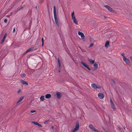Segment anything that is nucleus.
<instances>
[{
    "mask_svg": "<svg viewBox=\"0 0 132 132\" xmlns=\"http://www.w3.org/2000/svg\"><path fill=\"white\" fill-rule=\"evenodd\" d=\"M53 13L54 16V19L56 24L57 27L59 26V23L58 22V20L57 18L56 14V9L55 6H54L53 8Z\"/></svg>",
    "mask_w": 132,
    "mask_h": 132,
    "instance_id": "obj_1",
    "label": "nucleus"
},
{
    "mask_svg": "<svg viewBox=\"0 0 132 132\" xmlns=\"http://www.w3.org/2000/svg\"><path fill=\"white\" fill-rule=\"evenodd\" d=\"M72 19L74 23L76 25H78V21L77 20L75 15L74 12L73 11L71 13Z\"/></svg>",
    "mask_w": 132,
    "mask_h": 132,
    "instance_id": "obj_2",
    "label": "nucleus"
},
{
    "mask_svg": "<svg viewBox=\"0 0 132 132\" xmlns=\"http://www.w3.org/2000/svg\"><path fill=\"white\" fill-rule=\"evenodd\" d=\"M90 129L94 130L95 132H98L99 131L98 130L95 128L92 124H90L89 126Z\"/></svg>",
    "mask_w": 132,
    "mask_h": 132,
    "instance_id": "obj_3",
    "label": "nucleus"
},
{
    "mask_svg": "<svg viewBox=\"0 0 132 132\" xmlns=\"http://www.w3.org/2000/svg\"><path fill=\"white\" fill-rule=\"evenodd\" d=\"M110 102L112 108L113 109V111H116L117 109L111 99H110Z\"/></svg>",
    "mask_w": 132,
    "mask_h": 132,
    "instance_id": "obj_4",
    "label": "nucleus"
},
{
    "mask_svg": "<svg viewBox=\"0 0 132 132\" xmlns=\"http://www.w3.org/2000/svg\"><path fill=\"white\" fill-rule=\"evenodd\" d=\"M79 124L78 122H77L76 124V126L74 129L73 130L72 132H75L77 131L79 128Z\"/></svg>",
    "mask_w": 132,
    "mask_h": 132,
    "instance_id": "obj_5",
    "label": "nucleus"
},
{
    "mask_svg": "<svg viewBox=\"0 0 132 132\" xmlns=\"http://www.w3.org/2000/svg\"><path fill=\"white\" fill-rule=\"evenodd\" d=\"M92 88L94 89H100L101 88V86H97L94 84H93L91 85Z\"/></svg>",
    "mask_w": 132,
    "mask_h": 132,
    "instance_id": "obj_6",
    "label": "nucleus"
},
{
    "mask_svg": "<svg viewBox=\"0 0 132 132\" xmlns=\"http://www.w3.org/2000/svg\"><path fill=\"white\" fill-rule=\"evenodd\" d=\"M78 34L79 35L81 36V39L82 40H83L84 39L85 36L84 34L82 32L79 31Z\"/></svg>",
    "mask_w": 132,
    "mask_h": 132,
    "instance_id": "obj_7",
    "label": "nucleus"
},
{
    "mask_svg": "<svg viewBox=\"0 0 132 132\" xmlns=\"http://www.w3.org/2000/svg\"><path fill=\"white\" fill-rule=\"evenodd\" d=\"M104 6L108 10L110 11L113 12H114V10L111 7L109 6L108 5H105Z\"/></svg>",
    "mask_w": 132,
    "mask_h": 132,
    "instance_id": "obj_8",
    "label": "nucleus"
},
{
    "mask_svg": "<svg viewBox=\"0 0 132 132\" xmlns=\"http://www.w3.org/2000/svg\"><path fill=\"white\" fill-rule=\"evenodd\" d=\"M98 97L101 99H103L104 97V95L102 93H99L98 94Z\"/></svg>",
    "mask_w": 132,
    "mask_h": 132,
    "instance_id": "obj_9",
    "label": "nucleus"
},
{
    "mask_svg": "<svg viewBox=\"0 0 132 132\" xmlns=\"http://www.w3.org/2000/svg\"><path fill=\"white\" fill-rule=\"evenodd\" d=\"M123 60L127 64H129L130 62L128 59L126 58V57H125L123 59Z\"/></svg>",
    "mask_w": 132,
    "mask_h": 132,
    "instance_id": "obj_10",
    "label": "nucleus"
},
{
    "mask_svg": "<svg viewBox=\"0 0 132 132\" xmlns=\"http://www.w3.org/2000/svg\"><path fill=\"white\" fill-rule=\"evenodd\" d=\"M24 97L23 96H21V97L19 99V100L17 102H16L17 104H18L21 101H22L23 100V99Z\"/></svg>",
    "mask_w": 132,
    "mask_h": 132,
    "instance_id": "obj_11",
    "label": "nucleus"
},
{
    "mask_svg": "<svg viewBox=\"0 0 132 132\" xmlns=\"http://www.w3.org/2000/svg\"><path fill=\"white\" fill-rule=\"evenodd\" d=\"M32 122L34 124H35L36 125H37L40 127H42V126L41 124L38 123L37 122H36L35 121H32Z\"/></svg>",
    "mask_w": 132,
    "mask_h": 132,
    "instance_id": "obj_12",
    "label": "nucleus"
},
{
    "mask_svg": "<svg viewBox=\"0 0 132 132\" xmlns=\"http://www.w3.org/2000/svg\"><path fill=\"white\" fill-rule=\"evenodd\" d=\"M20 81L23 85H28V83L27 82L23 80H20Z\"/></svg>",
    "mask_w": 132,
    "mask_h": 132,
    "instance_id": "obj_13",
    "label": "nucleus"
},
{
    "mask_svg": "<svg viewBox=\"0 0 132 132\" xmlns=\"http://www.w3.org/2000/svg\"><path fill=\"white\" fill-rule=\"evenodd\" d=\"M7 36V34H5V35H4V37H3V38L1 41V43L2 44L4 42V41L5 39V38H6V37Z\"/></svg>",
    "mask_w": 132,
    "mask_h": 132,
    "instance_id": "obj_14",
    "label": "nucleus"
},
{
    "mask_svg": "<svg viewBox=\"0 0 132 132\" xmlns=\"http://www.w3.org/2000/svg\"><path fill=\"white\" fill-rule=\"evenodd\" d=\"M34 49V47H32L29 48L28 50H27L26 52V53H27L28 52H30V51H32Z\"/></svg>",
    "mask_w": 132,
    "mask_h": 132,
    "instance_id": "obj_15",
    "label": "nucleus"
},
{
    "mask_svg": "<svg viewBox=\"0 0 132 132\" xmlns=\"http://www.w3.org/2000/svg\"><path fill=\"white\" fill-rule=\"evenodd\" d=\"M56 93L57 98L60 99L61 98V93L60 92H57Z\"/></svg>",
    "mask_w": 132,
    "mask_h": 132,
    "instance_id": "obj_16",
    "label": "nucleus"
},
{
    "mask_svg": "<svg viewBox=\"0 0 132 132\" xmlns=\"http://www.w3.org/2000/svg\"><path fill=\"white\" fill-rule=\"evenodd\" d=\"M51 95L49 94H46L45 96V97L46 98H49L51 97Z\"/></svg>",
    "mask_w": 132,
    "mask_h": 132,
    "instance_id": "obj_17",
    "label": "nucleus"
},
{
    "mask_svg": "<svg viewBox=\"0 0 132 132\" xmlns=\"http://www.w3.org/2000/svg\"><path fill=\"white\" fill-rule=\"evenodd\" d=\"M88 60L92 64H94L95 63L94 60H92V59H89Z\"/></svg>",
    "mask_w": 132,
    "mask_h": 132,
    "instance_id": "obj_18",
    "label": "nucleus"
},
{
    "mask_svg": "<svg viewBox=\"0 0 132 132\" xmlns=\"http://www.w3.org/2000/svg\"><path fill=\"white\" fill-rule=\"evenodd\" d=\"M109 42L108 41H106L105 44V46L106 47H108V46L109 45Z\"/></svg>",
    "mask_w": 132,
    "mask_h": 132,
    "instance_id": "obj_19",
    "label": "nucleus"
},
{
    "mask_svg": "<svg viewBox=\"0 0 132 132\" xmlns=\"http://www.w3.org/2000/svg\"><path fill=\"white\" fill-rule=\"evenodd\" d=\"M93 66L96 69H97L98 68V65L96 63H95L94 64Z\"/></svg>",
    "mask_w": 132,
    "mask_h": 132,
    "instance_id": "obj_20",
    "label": "nucleus"
},
{
    "mask_svg": "<svg viewBox=\"0 0 132 132\" xmlns=\"http://www.w3.org/2000/svg\"><path fill=\"white\" fill-rule=\"evenodd\" d=\"M81 63L86 68L88 66L85 63L82 62Z\"/></svg>",
    "mask_w": 132,
    "mask_h": 132,
    "instance_id": "obj_21",
    "label": "nucleus"
},
{
    "mask_svg": "<svg viewBox=\"0 0 132 132\" xmlns=\"http://www.w3.org/2000/svg\"><path fill=\"white\" fill-rule=\"evenodd\" d=\"M40 100L42 101H43L45 100L44 96H42L40 97Z\"/></svg>",
    "mask_w": 132,
    "mask_h": 132,
    "instance_id": "obj_22",
    "label": "nucleus"
},
{
    "mask_svg": "<svg viewBox=\"0 0 132 132\" xmlns=\"http://www.w3.org/2000/svg\"><path fill=\"white\" fill-rule=\"evenodd\" d=\"M58 63L59 65V68H60L61 67V65L60 64V60H59V58H58Z\"/></svg>",
    "mask_w": 132,
    "mask_h": 132,
    "instance_id": "obj_23",
    "label": "nucleus"
},
{
    "mask_svg": "<svg viewBox=\"0 0 132 132\" xmlns=\"http://www.w3.org/2000/svg\"><path fill=\"white\" fill-rule=\"evenodd\" d=\"M42 46H43L44 45V38H43L42 39Z\"/></svg>",
    "mask_w": 132,
    "mask_h": 132,
    "instance_id": "obj_24",
    "label": "nucleus"
},
{
    "mask_svg": "<svg viewBox=\"0 0 132 132\" xmlns=\"http://www.w3.org/2000/svg\"><path fill=\"white\" fill-rule=\"evenodd\" d=\"M50 121V120H47L45 121L44 122V123L45 124H47Z\"/></svg>",
    "mask_w": 132,
    "mask_h": 132,
    "instance_id": "obj_25",
    "label": "nucleus"
},
{
    "mask_svg": "<svg viewBox=\"0 0 132 132\" xmlns=\"http://www.w3.org/2000/svg\"><path fill=\"white\" fill-rule=\"evenodd\" d=\"M21 76L22 77H25L26 76V74L24 73H22L21 74Z\"/></svg>",
    "mask_w": 132,
    "mask_h": 132,
    "instance_id": "obj_26",
    "label": "nucleus"
},
{
    "mask_svg": "<svg viewBox=\"0 0 132 132\" xmlns=\"http://www.w3.org/2000/svg\"><path fill=\"white\" fill-rule=\"evenodd\" d=\"M121 55L123 56V59L125 57V54L124 53H122L121 54Z\"/></svg>",
    "mask_w": 132,
    "mask_h": 132,
    "instance_id": "obj_27",
    "label": "nucleus"
},
{
    "mask_svg": "<svg viewBox=\"0 0 132 132\" xmlns=\"http://www.w3.org/2000/svg\"><path fill=\"white\" fill-rule=\"evenodd\" d=\"M93 45V43L91 44H90V45L89 46V47H92Z\"/></svg>",
    "mask_w": 132,
    "mask_h": 132,
    "instance_id": "obj_28",
    "label": "nucleus"
},
{
    "mask_svg": "<svg viewBox=\"0 0 132 132\" xmlns=\"http://www.w3.org/2000/svg\"><path fill=\"white\" fill-rule=\"evenodd\" d=\"M32 113H35V112H36V111H35V110H32L31 111H30Z\"/></svg>",
    "mask_w": 132,
    "mask_h": 132,
    "instance_id": "obj_29",
    "label": "nucleus"
},
{
    "mask_svg": "<svg viewBox=\"0 0 132 132\" xmlns=\"http://www.w3.org/2000/svg\"><path fill=\"white\" fill-rule=\"evenodd\" d=\"M7 20L6 19H4V22H5V23H6L7 22Z\"/></svg>",
    "mask_w": 132,
    "mask_h": 132,
    "instance_id": "obj_30",
    "label": "nucleus"
},
{
    "mask_svg": "<svg viewBox=\"0 0 132 132\" xmlns=\"http://www.w3.org/2000/svg\"><path fill=\"white\" fill-rule=\"evenodd\" d=\"M15 28H14V29H13V33L15 31Z\"/></svg>",
    "mask_w": 132,
    "mask_h": 132,
    "instance_id": "obj_31",
    "label": "nucleus"
},
{
    "mask_svg": "<svg viewBox=\"0 0 132 132\" xmlns=\"http://www.w3.org/2000/svg\"><path fill=\"white\" fill-rule=\"evenodd\" d=\"M89 70H90V68L88 67V66L87 68H86Z\"/></svg>",
    "mask_w": 132,
    "mask_h": 132,
    "instance_id": "obj_32",
    "label": "nucleus"
},
{
    "mask_svg": "<svg viewBox=\"0 0 132 132\" xmlns=\"http://www.w3.org/2000/svg\"><path fill=\"white\" fill-rule=\"evenodd\" d=\"M21 91V89H19V90L18 91V93H20V92Z\"/></svg>",
    "mask_w": 132,
    "mask_h": 132,
    "instance_id": "obj_33",
    "label": "nucleus"
},
{
    "mask_svg": "<svg viewBox=\"0 0 132 132\" xmlns=\"http://www.w3.org/2000/svg\"><path fill=\"white\" fill-rule=\"evenodd\" d=\"M54 126H52L51 127V129H54Z\"/></svg>",
    "mask_w": 132,
    "mask_h": 132,
    "instance_id": "obj_34",
    "label": "nucleus"
},
{
    "mask_svg": "<svg viewBox=\"0 0 132 132\" xmlns=\"http://www.w3.org/2000/svg\"><path fill=\"white\" fill-rule=\"evenodd\" d=\"M130 59L131 60V61H132V56H131L130 57Z\"/></svg>",
    "mask_w": 132,
    "mask_h": 132,
    "instance_id": "obj_35",
    "label": "nucleus"
},
{
    "mask_svg": "<svg viewBox=\"0 0 132 132\" xmlns=\"http://www.w3.org/2000/svg\"><path fill=\"white\" fill-rule=\"evenodd\" d=\"M118 128H119V130H121V128H120V127H119V126L118 127Z\"/></svg>",
    "mask_w": 132,
    "mask_h": 132,
    "instance_id": "obj_36",
    "label": "nucleus"
},
{
    "mask_svg": "<svg viewBox=\"0 0 132 132\" xmlns=\"http://www.w3.org/2000/svg\"><path fill=\"white\" fill-rule=\"evenodd\" d=\"M36 9H37V6H36Z\"/></svg>",
    "mask_w": 132,
    "mask_h": 132,
    "instance_id": "obj_37",
    "label": "nucleus"
},
{
    "mask_svg": "<svg viewBox=\"0 0 132 132\" xmlns=\"http://www.w3.org/2000/svg\"><path fill=\"white\" fill-rule=\"evenodd\" d=\"M123 128L124 129H125V127L124 126V127H123Z\"/></svg>",
    "mask_w": 132,
    "mask_h": 132,
    "instance_id": "obj_38",
    "label": "nucleus"
},
{
    "mask_svg": "<svg viewBox=\"0 0 132 132\" xmlns=\"http://www.w3.org/2000/svg\"><path fill=\"white\" fill-rule=\"evenodd\" d=\"M59 72H60V70H59Z\"/></svg>",
    "mask_w": 132,
    "mask_h": 132,
    "instance_id": "obj_39",
    "label": "nucleus"
}]
</instances>
